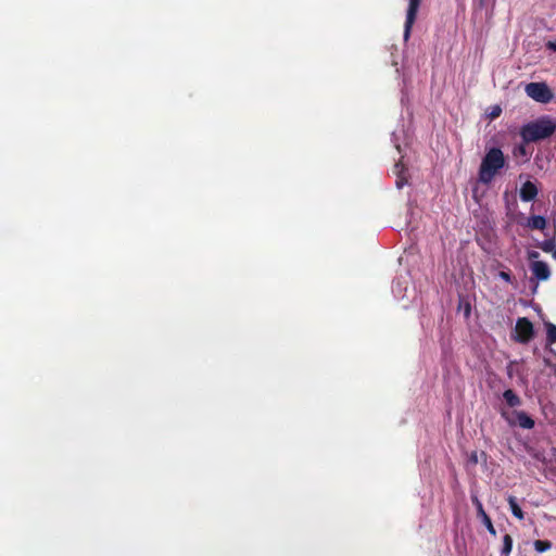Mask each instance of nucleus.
<instances>
[{"label": "nucleus", "instance_id": "obj_1", "mask_svg": "<svg viewBox=\"0 0 556 556\" xmlns=\"http://www.w3.org/2000/svg\"><path fill=\"white\" fill-rule=\"evenodd\" d=\"M506 159L500 148L493 147L489 149L482 157L478 179L483 185H490L495 176L504 168Z\"/></svg>", "mask_w": 556, "mask_h": 556}, {"label": "nucleus", "instance_id": "obj_2", "mask_svg": "<svg viewBox=\"0 0 556 556\" xmlns=\"http://www.w3.org/2000/svg\"><path fill=\"white\" fill-rule=\"evenodd\" d=\"M556 124L548 117H542L522 126L520 135L526 142H536L551 137Z\"/></svg>", "mask_w": 556, "mask_h": 556}, {"label": "nucleus", "instance_id": "obj_3", "mask_svg": "<svg viewBox=\"0 0 556 556\" xmlns=\"http://www.w3.org/2000/svg\"><path fill=\"white\" fill-rule=\"evenodd\" d=\"M525 90L528 97L540 103H548L553 99V92L545 83H529Z\"/></svg>", "mask_w": 556, "mask_h": 556}, {"label": "nucleus", "instance_id": "obj_4", "mask_svg": "<svg viewBox=\"0 0 556 556\" xmlns=\"http://www.w3.org/2000/svg\"><path fill=\"white\" fill-rule=\"evenodd\" d=\"M515 332L514 340L526 344L534 337L533 324L527 317H519L516 321Z\"/></svg>", "mask_w": 556, "mask_h": 556}, {"label": "nucleus", "instance_id": "obj_5", "mask_svg": "<svg viewBox=\"0 0 556 556\" xmlns=\"http://www.w3.org/2000/svg\"><path fill=\"white\" fill-rule=\"evenodd\" d=\"M421 0H408V8L406 11V18L404 24V40L407 41L410 37L412 28L416 22Z\"/></svg>", "mask_w": 556, "mask_h": 556}, {"label": "nucleus", "instance_id": "obj_6", "mask_svg": "<svg viewBox=\"0 0 556 556\" xmlns=\"http://www.w3.org/2000/svg\"><path fill=\"white\" fill-rule=\"evenodd\" d=\"M471 502L476 506L477 509V517L481 520V522L485 526L489 533L493 536L496 535V530L492 523V520L490 516L485 513L483 505L481 501L478 498L477 495H471Z\"/></svg>", "mask_w": 556, "mask_h": 556}, {"label": "nucleus", "instance_id": "obj_7", "mask_svg": "<svg viewBox=\"0 0 556 556\" xmlns=\"http://www.w3.org/2000/svg\"><path fill=\"white\" fill-rule=\"evenodd\" d=\"M532 274L539 280H547L551 276L549 267L545 262L535 261L531 264Z\"/></svg>", "mask_w": 556, "mask_h": 556}, {"label": "nucleus", "instance_id": "obj_8", "mask_svg": "<svg viewBox=\"0 0 556 556\" xmlns=\"http://www.w3.org/2000/svg\"><path fill=\"white\" fill-rule=\"evenodd\" d=\"M539 193L538 187L532 181H526L520 188V199L523 202L533 201Z\"/></svg>", "mask_w": 556, "mask_h": 556}, {"label": "nucleus", "instance_id": "obj_9", "mask_svg": "<svg viewBox=\"0 0 556 556\" xmlns=\"http://www.w3.org/2000/svg\"><path fill=\"white\" fill-rule=\"evenodd\" d=\"M513 415L517 418V424L522 429H532L535 425L532 417H530L526 412L523 410H514Z\"/></svg>", "mask_w": 556, "mask_h": 556}, {"label": "nucleus", "instance_id": "obj_10", "mask_svg": "<svg viewBox=\"0 0 556 556\" xmlns=\"http://www.w3.org/2000/svg\"><path fill=\"white\" fill-rule=\"evenodd\" d=\"M547 220L544 216L532 215L528 218L526 227L532 230H544L546 228Z\"/></svg>", "mask_w": 556, "mask_h": 556}, {"label": "nucleus", "instance_id": "obj_11", "mask_svg": "<svg viewBox=\"0 0 556 556\" xmlns=\"http://www.w3.org/2000/svg\"><path fill=\"white\" fill-rule=\"evenodd\" d=\"M503 399L509 407H518L521 405V399L511 389L504 391Z\"/></svg>", "mask_w": 556, "mask_h": 556}, {"label": "nucleus", "instance_id": "obj_12", "mask_svg": "<svg viewBox=\"0 0 556 556\" xmlns=\"http://www.w3.org/2000/svg\"><path fill=\"white\" fill-rule=\"evenodd\" d=\"M507 502L509 504V508L511 514L519 520H522L525 518V514L521 509V507L517 503V498L513 495H509L507 498Z\"/></svg>", "mask_w": 556, "mask_h": 556}, {"label": "nucleus", "instance_id": "obj_13", "mask_svg": "<svg viewBox=\"0 0 556 556\" xmlns=\"http://www.w3.org/2000/svg\"><path fill=\"white\" fill-rule=\"evenodd\" d=\"M546 328V343L552 345L556 343V325L547 321L545 323Z\"/></svg>", "mask_w": 556, "mask_h": 556}, {"label": "nucleus", "instance_id": "obj_14", "mask_svg": "<svg viewBox=\"0 0 556 556\" xmlns=\"http://www.w3.org/2000/svg\"><path fill=\"white\" fill-rule=\"evenodd\" d=\"M395 170H396V175H397V179H396L395 184H396V187L399 189H401L407 184V179L404 176V166L401 163H396Z\"/></svg>", "mask_w": 556, "mask_h": 556}, {"label": "nucleus", "instance_id": "obj_15", "mask_svg": "<svg viewBox=\"0 0 556 556\" xmlns=\"http://www.w3.org/2000/svg\"><path fill=\"white\" fill-rule=\"evenodd\" d=\"M511 549H513V538L510 534H505L503 536V546L501 549V554L503 556H509Z\"/></svg>", "mask_w": 556, "mask_h": 556}, {"label": "nucleus", "instance_id": "obj_16", "mask_svg": "<svg viewBox=\"0 0 556 556\" xmlns=\"http://www.w3.org/2000/svg\"><path fill=\"white\" fill-rule=\"evenodd\" d=\"M538 247L545 253H549L556 247L555 237L544 240L538 244Z\"/></svg>", "mask_w": 556, "mask_h": 556}, {"label": "nucleus", "instance_id": "obj_17", "mask_svg": "<svg viewBox=\"0 0 556 556\" xmlns=\"http://www.w3.org/2000/svg\"><path fill=\"white\" fill-rule=\"evenodd\" d=\"M552 547V543L547 540H536L534 541V549L539 553H544Z\"/></svg>", "mask_w": 556, "mask_h": 556}, {"label": "nucleus", "instance_id": "obj_18", "mask_svg": "<svg viewBox=\"0 0 556 556\" xmlns=\"http://www.w3.org/2000/svg\"><path fill=\"white\" fill-rule=\"evenodd\" d=\"M498 277L508 283H511V281H513V278H511V275L509 271L502 270L498 273Z\"/></svg>", "mask_w": 556, "mask_h": 556}, {"label": "nucleus", "instance_id": "obj_19", "mask_svg": "<svg viewBox=\"0 0 556 556\" xmlns=\"http://www.w3.org/2000/svg\"><path fill=\"white\" fill-rule=\"evenodd\" d=\"M469 463L472 465H477L479 463V456L477 451L471 452V454L469 455Z\"/></svg>", "mask_w": 556, "mask_h": 556}, {"label": "nucleus", "instance_id": "obj_20", "mask_svg": "<svg viewBox=\"0 0 556 556\" xmlns=\"http://www.w3.org/2000/svg\"><path fill=\"white\" fill-rule=\"evenodd\" d=\"M501 415L510 426L515 425V421L509 417L507 412L503 410Z\"/></svg>", "mask_w": 556, "mask_h": 556}, {"label": "nucleus", "instance_id": "obj_21", "mask_svg": "<svg viewBox=\"0 0 556 556\" xmlns=\"http://www.w3.org/2000/svg\"><path fill=\"white\" fill-rule=\"evenodd\" d=\"M547 48L553 50V51H556V42L548 41L547 42Z\"/></svg>", "mask_w": 556, "mask_h": 556}, {"label": "nucleus", "instance_id": "obj_22", "mask_svg": "<svg viewBox=\"0 0 556 556\" xmlns=\"http://www.w3.org/2000/svg\"><path fill=\"white\" fill-rule=\"evenodd\" d=\"M501 113V109L500 108H496L493 112H492V117H497Z\"/></svg>", "mask_w": 556, "mask_h": 556}, {"label": "nucleus", "instance_id": "obj_23", "mask_svg": "<svg viewBox=\"0 0 556 556\" xmlns=\"http://www.w3.org/2000/svg\"><path fill=\"white\" fill-rule=\"evenodd\" d=\"M536 257H539V253L538 252L533 251V252L529 253V258L532 260V258H536Z\"/></svg>", "mask_w": 556, "mask_h": 556}, {"label": "nucleus", "instance_id": "obj_24", "mask_svg": "<svg viewBox=\"0 0 556 556\" xmlns=\"http://www.w3.org/2000/svg\"><path fill=\"white\" fill-rule=\"evenodd\" d=\"M518 152H519L520 154H525V153H526V149H525L522 146H520V147L518 148Z\"/></svg>", "mask_w": 556, "mask_h": 556}, {"label": "nucleus", "instance_id": "obj_25", "mask_svg": "<svg viewBox=\"0 0 556 556\" xmlns=\"http://www.w3.org/2000/svg\"><path fill=\"white\" fill-rule=\"evenodd\" d=\"M549 253L552 254L553 258L556 260V247Z\"/></svg>", "mask_w": 556, "mask_h": 556}, {"label": "nucleus", "instance_id": "obj_26", "mask_svg": "<svg viewBox=\"0 0 556 556\" xmlns=\"http://www.w3.org/2000/svg\"><path fill=\"white\" fill-rule=\"evenodd\" d=\"M484 5V0H479V7L482 8Z\"/></svg>", "mask_w": 556, "mask_h": 556}, {"label": "nucleus", "instance_id": "obj_27", "mask_svg": "<svg viewBox=\"0 0 556 556\" xmlns=\"http://www.w3.org/2000/svg\"><path fill=\"white\" fill-rule=\"evenodd\" d=\"M481 456H483L485 458L486 454L484 452H481Z\"/></svg>", "mask_w": 556, "mask_h": 556}]
</instances>
